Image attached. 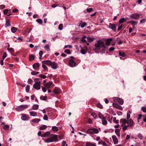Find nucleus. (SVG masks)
I'll return each mask as SVG.
<instances>
[{
    "label": "nucleus",
    "instance_id": "a19ab883",
    "mask_svg": "<svg viewBox=\"0 0 146 146\" xmlns=\"http://www.w3.org/2000/svg\"><path fill=\"white\" fill-rule=\"evenodd\" d=\"M96 105L98 108L100 109H102L103 108L102 106L99 103H98Z\"/></svg>",
    "mask_w": 146,
    "mask_h": 146
},
{
    "label": "nucleus",
    "instance_id": "680f3d73",
    "mask_svg": "<svg viewBox=\"0 0 146 146\" xmlns=\"http://www.w3.org/2000/svg\"><path fill=\"white\" fill-rule=\"evenodd\" d=\"M138 137L140 139H141L143 138V136L141 134L139 133L137 135Z\"/></svg>",
    "mask_w": 146,
    "mask_h": 146
},
{
    "label": "nucleus",
    "instance_id": "13d9d810",
    "mask_svg": "<svg viewBox=\"0 0 146 146\" xmlns=\"http://www.w3.org/2000/svg\"><path fill=\"white\" fill-rule=\"evenodd\" d=\"M130 23H131V24L134 25H136L137 23V22H136L134 21H130Z\"/></svg>",
    "mask_w": 146,
    "mask_h": 146
},
{
    "label": "nucleus",
    "instance_id": "4468645a",
    "mask_svg": "<svg viewBox=\"0 0 146 146\" xmlns=\"http://www.w3.org/2000/svg\"><path fill=\"white\" fill-rule=\"evenodd\" d=\"M112 138L113 140L114 144H117L118 142V141L117 138L115 135H113L112 136Z\"/></svg>",
    "mask_w": 146,
    "mask_h": 146
},
{
    "label": "nucleus",
    "instance_id": "c03bdc74",
    "mask_svg": "<svg viewBox=\"0 0 146 146\" xmlns=\"http://www.w3.org/2000/svg\"><path fill=\"white\" fill-rule=\"evenodd\" d=\"M36 21L38 23L40 24H41L42 23V21L40 19H38L36 20Z\"/></svg>",
    "mask_w": 146,
    "mask_h": 146
},
{
    "label": "nucleus",
    "instance_id": "bb28decb",
    "mask_svg": "<svg viewBox=\"0 0 146 146\" xmlns=\"http://www.w3.org/2000/svg\"><path fill=\"white\" fill-rule=\"evenodd\" d=\"M115 133L118 137L120 136V130L118 129H116L115 130Z\"/></svg>",
    "mask_w": 146,
    "mask_h": 146
},
{
    "label": "nucleus",
    "instance_id": "dca6fc26",
    "mask_svg": "<svg viewBox=\"0 0 146 146\" xmlns=\"http://www.w3.org/2000/svg\"><path fill=\"white\" fill-rule=\"evenodd\" d=\"M60 90L59 88L55 87L53 92L55 94H58L60 93Z\"/></svg>",
    "mask_w": 146,
    "mask_h": 146
},
{
    "label": "nucleus",
    "instance_id": "ea45409f",
    "mask_svg": "<svg viewBox=\"0 0 146 146\" xmlns=\"http://www.w3.org/2000/svg\"><path fill=\"white\" fill-rule=\"evenodd\" d=\"M113 122L115 123L118 124V123H119V121L118 120H116V117H114L113 118Z\"/></svg>",
    "mask_w": 146,
    "mask_h": 146
},
{
    "label": "nucleus",
    "instance_id": "6ab92c4d",
    "mask_svg": "<svg viewBox=\"0 0 146 146\" xmlns=\"http://www.w3.org/2000/svg\"><path fill=\"white\" fill-rule=\"evenodd\" d=\"M112 39L111 38H109L106 40V42L105 43L106 46V45L109 46L110 45V42L112 41Z\"/></svg>",
    "mask_w": 146,
    "mask_h": 146
},
{
    "label": "nucleus",
    "instance_id": "7ed1b4c3",
    "mask_svg": "<svg viewBox=\"0 0 146 146\" xmlns=\"http://www.w3.org/2000/svg\"><path fill=\"white\" fill-rule=\"evenodd\" d=\"M99 132V131L98 129L94 128H90L86 131L87 133L89 134H97Z\"/></svg>",
    "mask_w": 146,
    "mask_h": 146
},
{
    "label": "nucleus",
    "instance_id": "c756f323",
    "mask_svg": "<svg viewBox=\"0 0 146 146\" xmlns=\"http://www.w3.org/2000/svg\"><path fill=\"white\" fill-rule=\"evenodd\" d=\"M52 129L54 131H57L58 130V127L56 126H52Z\"/></svg>",
    "mask_w": 146,
    "mask_h": 146
},
{
    "label": "nucleus",
    "instance_id": "0eeeda50",
    "mask_svg": "<svg viewBox=\"0 0 146 146\" xmlns=\"http://www.w3.org/2000/svg\"><path fill=\"white\" fill-rule=\"evenodd\" d=\"M130 17L131 18L134 19H138L139 18V14L137 13L131 14L130 15Z\"/></svg>",
    "mask_w": 146,
    "mask_h": 146
},
{
    "label": "nucleus",
    "instance_id": "412c9836",
    "mask_svg": "<svg viewBox=\"0 0 146 146\" xmlns=\"http://www.w3.org/2000/svg\"><path fill=\"white\" fill-rule=\"evenodd\" d=\"M30 115L31 116L35 117L37 116V114L36 112L34 111H31L29 112Z\"/></svg>",
    "mask_w": 146,
    "mask_h": 146
},
{
    "label": "nucleus",
    "instance_id": "4d7b16f0",
    "mask_svg": "<svg viewBox=\"0 0 146 146\" xmlns=\"http://www.w3.org/2000/svg\"><path fill=\"white\" fill-rule=\"evenodd\" d=\"M39 76L41 77V78H43V79H45L46 78V76L45 75H43L42 74H40L39 75Z\"/></svg>",
    "mask_w": 146,
    "mask_h": 146
},
{
    "label": "nucleus",
    "instance_id": "bf43d9fd",
    "mask_svg": "<svg viewBox=\"0 0 146 146\" xmlns=\"http://www.w3.org/2000/svg\"><path fill=\"white\" fill-rule=\"evenodd\" d=\"M46 88V87H42V90L43 92H45L46 91L47 89Z\"/></svg>",
    "mask_w": 146,
    "mask_h": 146
},
{
    "label": "nucleus",
    "instance_id": "0e129e2a",
    "mask_svg": "<svg viewBox=\"0 0 146 146\" xmlns=\"http://www.w3.org/2000/svg\"><path fill=\"white\" fill-rule=\"evenodd\" d=\"M5 7V5H0V9H2Z\"/></svg>",
    "mask_w": 146,
    "mask_h": 146
},
{
    "label": "nucleus",
    "instance_id": "f257e3e1",
    "mask_svg": "<svg viewBox=\"0 0 146 146\" xmlns=\"http://www.w3.org/2000/svg\"><path fill=\"white\" fill-rule=\"evenodd\" d=\"M56 135L51 134L50 135V137L44 140L45 142L50 143L54 141H58Z\"/></svg>",
    "mask_w": 146,
    "mask_h": 146
},
{
    "label": "nucleus",
    "instance_id": "338daca9",
    "mask_svg": "<svg viewBox=\"0 0 146 146\" xmlns=\"http://www.w3.org/2000/svg\"><path fill=\"white\" fill-rule=\"evenodd\" d=\"M8 10L7 9H4L3 11V13L4 14H6L8 12Z\"/></svg>",
    "mask_w": 146,
    "mask_h": 146
},
{
    "label": "nucleus",
    "instance_id": "f8f14e48",
    "mask_svg": "<svg viewBox=\"0 0 146 146\" xmlns=\"http://www.w3.org/2000/svg\"><path fill=\"white\" fill-rule=\"evenodd\" d=\"M58 64L54 62H52V64H51V68L53 69H56L58 68L57 66Z\"/></svg>",
    "mask_w": 146,
    "mask_h": 146
},
{
    "label": "nucleus",
    "instance_id": "20e7f679",
    "mask_svg": "<svg viewBox=\"0 0 146 146\" xmlns=\"http://www.w3.org/2000/svg\"><path fill=\"white\" fill-rule=\"evenodd\" d=\"M28 107V105H22L17 106L15 108V109L17 111H19L24 110L25 109L27 108Z\"/></svg>",
    "mask_w": 146,
    "mask_h": 146
},
{
    "label": "nucleus",
    "instance_id": "8fccbe9b",
    "mask_svg": "<svg viewBox=\"0 0 146 146\" xmlns=\"http://www.w3.org/2000/svg\"><path fill=\"white\" fill-rule=\"evenodd\" d=\"M3 128L7 130L9 128V126L8 125H5Z\"/></svg>",
    "mask_w": 146,
    "mask_h": 146
},
{
    "label": "nucleus",
    "instance_id": "2f4dec72",
    "mask_svg": "<svg viewBox=\"0 0 146 146\" xmlns=\"http://www.w3.org/2000/svg\"><path fill=\"white\" fill-rule=\"evenodd\" d=\"M35 56L32 54L30 55L29 56V59L30 61H31L35 59Z\"/></svg>",
    "mask_w": 146,
    "mask_h": 146
},
{
    "label": "nucleus",
    "instance_id": "7c9ffc66",
    "mask_svg": "<svg viewBox=\"0 0 146 146\" xmlns=\"http://www.w3.org/2000/svg\"><path fill=\"white\" fill-rule=\"evenodd\" d=\"M86 48L81 49L80 50L81 53L82 54H85L86 53Z\"/></svg>",
    "mask_w": 146,
    "mask_h": 146
},
{
    "label": "nucleus",
    "instance_id": "b1692460",
    "mask_svg": "<svg viewBox=\"0 0 146 146\" xmlns=\"http://www.w3.org/2000/svg\"><path fill=\"white\" fill-rule=\"evenodd\" d=\"M107 121L104 117L102 119V123L104 125H106L107 124Z\"/></svg>",
    "mask_w": 146,
    "mask_h": 146
},
{
    "label": "nucleus",
    "instance_id": "2eb2a0df",
    "mask_svg": "<svg viewBox=\"0 0 146 146\" xmlns=\"http://www.w3.org/2000/svg\"><path fill=\"white\" fill-rule=\"evenodd\" d=\"M108 27L114 31H115L116 27L115 24L110 23Z\"/></svg>",
    "mask_w": 146,
    "mask_h": 146
},
{
    "label": "nucleus",
    "instance_id": "c85d7f7f",
    "mask_svg": "<svg viewBox=\"0 0 146 146\" xmlns=\"http://www.w3.org/2000/svg\"><path fill=\"white\" fill-rule=\"evenodd\" d=\"M127 120L125 119H121L120 120V122L124 124L127 123Z\"/></svg>",
    "mask_w": 146,
    "mask_h": 146
},
{
    "label": "nucleus",
    "instance_id": "f03ea898",
    "mask_svg": "<svg viewBox=\"0 0 146 146\" xmlns=\"http://www.w3.org/2000/svg\"><path fill=\"white\" fill-rule=\"evenodd\" d=\"M95 46L97 48L100 49L102 48H105L106 47L105 43L101 41H98L95 44Z\"/></svg>",
    "mask_w": 146,
    "mask_h": 146
},
{
    "label": "nucleus",
    "instance_id": "603ef678",
    "mask_svg": "<svg viewBox=\"0 0 146 146\" xmlns=\"http://www.w3.org/2000/svg\"><path fill=\"white\" fill-rule=\"evenodd\" d=\"M42 67L45 70H47V68L46 66L45 65V64H42Z\"/></svg>",
    "mask_w": 146,
    "mask_h": 146
},
{
    "label": "nucleus",
    "instance_id": "39448f33",
    "mask_svg": "<svg viewBox=\"0 0 146 146\" xmlns=\"http://www.w3.org/2000/svg\"><path fill=\"white\" fill-rule=\"evenodd\" d=\"M113 100L115 102H118L121 105H123V104L124 102L123 100L119 98L114 97L113 98Z\"/></svg>",
    "mask_w": 146,
    "mask_h": 146
},
{
    "label": "nucleus",
    "instance_id": "9b49d317",
    "mask_svg": "<svg viewBox=\"0 0 146 146\" xmlns=\"http://www.w3.org/2000/svg\"><path fill=\"white\" fill-rule=\"evenodd\" d=\"M39 64L38 63H36L33 65V68L34 70H38L39 69Z\"/></svg>",
    "mask_w": 146,
    "mask_h": 146
},
{
    "label": "nucleus",
    "instance_id": "58836bf2",
    "mask_svg": "<svg viewBox=\"0 0 146 146\" xmlns=\"http://www.w3.org/2000/svg\"><path fill=\"white\" fill-rule=\"evenodd\" d=\"M119 55L122 57H125V54L123 52H119Z\"/></svg>",
    "mask_w": 146,
    "mask_h": 146
},
{
    "label": "nucleus",
    "instance_id": "a878e982",
    "mask_svg": "<svg viewBox=\"0 0 146 146\" xmlns=\"http://www.w3.org/2000/svg\"><path fill=\"white\" fill-rule=\"evenodd\" d=\"M40 121V119L38 118H35L33 119L32 121L33 122L37 123Z\"/></svg>",
    "mask_w": 146,
    "mask_h": 146
},
{
    "label": "nucleus",
    "instance_id": "4be33fe9",
    "mask_svg": "<svg viewBox=\"0 0 146 146\" xmlns=\"http://www.w3.org/2000/svg\"><path fill=\"white\" fill-rule=\"evenodd\" d=\"M128 19V18H122L120 19V20L119 21V23H122L125 22L126 21H127V19Z\"/></svg>",
    "mask_w": 146,
    "mask_h": 146
},
{
    "label": "nucleus",
    "instance_id": "09e8293b",
    "mask_svg": "<svg viewBox=\"0 0 146 146\" xmlns=\"http://www.w3.org/2000/svg\"><path fill=\"white\" fill-rule=\"evenodd\" d=\"M7 50L10 52L11 53L13 52L14 51V50L13 48H8Z\"/></svg>",
    "mask_w": 146,
    "mask_h": 146
},
{
    "label": "nucleus",
    "instance_id": "4c0bfd02",
    "mask_svg": "<svg viewBox=\"0 0 146 146\" xmlns=\"http://www.w3.org/2000/svg\"><path fill=\"white\" fill-rule=\"evenodd\" d=\"M98 115L99 116V117L101 119H102L103 118H104L103 115L100 112H99L98 113Z\"/></svg>",
    "mask_w": 146,
    "mask_h": 146
},
{
    "label": "nucleus",
    "instance_id": "1a4fd4ad",
    "mask_svg": "<svg viewBox=\"0 0 146 146\" xmlns=\"http://www.w3.org/2000/svg\"><path fill=\"white\" fill-rule=\"evenodd\" d=\"M127 123L128 127H130L133 126V121L131 119H129L127 121Z\"/></svg>",
    "mask_w": 146,
    "mask_h": 146
},
{
    "label": "nucleus",
    "instance_id": "ddd939ff",
    "mask_svg": "<svg viewBox=\"0 0 146 146\" xmlns=\"http://www.w3.org/2000/svg\"><path fill=\"white\" fill-rule=\"evenodd\" d=\"M52 82L49 81L47 83L45 84L44 86L48 89L50 88L52 84Z\"/></svg>",
    "mask_w": 146,
    "mask_h": 146
},
{
    "label": "nucleus",
    "instance_id": "393cba45",
    "mask_svg": "<svg viewBox=\"0 0 146 146\" xmlns=\"http://www.w3.org/2000/svg\"><path fill=\"white\" fill-rule=\"evenodd\" d=\"M39 106L37 104H34L32 106V109L33 110H36L38 109Z\"/></svg>",
    "mask_w": 146,
    "mask_h": 146
},
{
    "label": "nucleus",
    "instance_id": "5701e85b",
    "mask_svg": "<svg viewBox=\"0 0 146 146\" xmlns=\"http://www.w3.org/2000/svg\"><path fill=\"white\" fill-rule=\"evenodd\" d=\"M85 146H96V145L94 144L87 142L86 143Z\"/></svg>",
    "mask_w": 146,
    "mask_h": 146
},
{
    "label": "nucleus",
    "instance_id": "e2e57ef3",
    "mask_svg": "<svg viewBox=\"0 0 146 146\" xmlns=\"http://www.w3.org/2000/svg\"><path fill=\"white\" fill-rule=\"evenodd\" d=\"M128 127V126L127 125H125L122 128V129L123 130L125 131V130H126V129H127V127Z\"/></svg>",
    "mask_w": 146,
    "mask_h": 146
},
{
    "label": "nucleus",
    "instance_id": "9d476101",
    "mask_svg": "<svg viewBox=\"0 0 146 146\" xmlns=\"http://www.w3.org/2000/svg\"><path fill=\"white\" fill-rule=\"evenodd\" d=\"M114 108L118 109L120 110H122V107L119 105L118 104L116 103H113L112 104Z\"/></svg>",
    "mask_w": 146,
    "mask_h": 146
},
{
    "label": "nucleus",
    "instance_id": "3c124183",
    "mask_svg": "<svg viewBox=\"0 0 146 146\" xmlns=\"http://www.w3.org/2000/svg\"><path fill=\"white\" fill-rule=\"evenodd\" d=\"M43 119L45 120H48V117L46 114H45L44 115Z\"/></svg>",
    "mask_w": 146,
    "mask_h": 146
},
{
    "label": "nucleus",
    "instance_id": "f3484780",
    "mask_svg": "<svg viewBox=\"0 0 146 146\" xmlns=\"http://www.w3.org/2000/svg\"><path fill=\"white\" fill-rule=\"evenodd\" d=\"M50 131H46L42 135V137H46L49 136L50 135Z\"/></svg>",
    "mask_w": 146,
    "mask_h": 146
},
{
    "label": "nucleus",
    "instance_id": "f704fd0d",
    "mask_svg": "<svg viewBox=\"0 0 146 146\" xmlns=\"http://www.w3.org/2000/svg\"><path fill=\"white\" fill-rule=\"evenodd\" d=\"M49 48H50V46L48 45H46L44 47V48L46 50H47V51L50 50V49Z\"/></svg>",
    "mask_w": 146,
    "mask_h": 146
},
{
    "label": "nucleus",
    "instance_id": "79ce46f5",
    "mask_svg": "<svg viewBox=\"0 0 146 146\" xmlns=\"http://www.w3.org/2000/svg\"><path fill=\"white\" fill-rule=\"evenodd\" d=\"M39 73V72L35 71H33L31 72V74L32 75H35Z\"/></svg>",
    "mask_w": 146,
    "mask_h": 146
},
{
    "label": "nucleus",
    "instance_id": "e433bc0d",
    "mask_svg": "<svg viewBox=\"0 0 146 146\" xmlns=\"http://www.w3.org/2000/svg\"><path fill=\"white\" fill-rule=\"evenodd\" d=\"M40 98L41 100H45L47 98V97L46 96H41L40 97Z\"/></svg>",
    "mask_w": 146,
    "mask_h": 146
},
{
    "label": "nucleus",
    "instance_id": "774afa93",
    "mask_svg": "<svg viewBox=\"0 0 146 146\" xmlns=\"http://www.w3.org/2000/svg\"><path fill=\"white\" fill-rule=\"evenodd\" d=\"M66 141H63L62 142V146H65V145L66 146Z\"/></svg>",
    "mask_w": 146,
    "mask_h": 146
},
{
    "label": "nucleus",
    "instance_id": "aec40b11",
    "mask_svg": "<svg viewBox=\"0 0 146 146\" xmlns=\"http://www.w3.org/2000/svg\"><path fill=\"white\" fill-rule=\"evenodd\" d=\"M86 25V22H84L82 23V21H81L80 22L79 26H80L82 28H83Z\"/></svg>",
    "mask_w": 146,
    "mask_h": 146
},
{
    "label": "nucleus",
    "instance_id": "72a5a7b5",
    "mask_svg": "<svg viewBox=\"0 0 146 146\" xmlns=\"http://www.w3.org/2000/svg\"><path fill=\"white\" fill-rule=\"evenodd\" d=\"M47 128V126L45 125H44L39 127V129L42 130L46 129Z\"/></svg>",
    "mask_w": 146,
    "mask_h": 146
},
{
    "label": "nucleus",
    "instance_id": "c9c22d12",
    "mask_svg": "<svg viewBox=\"0 0 146 146\" xmlns=\"http://www.w3.org/2000/svg\"><path fill=\"white\" fill-rule=\"evenodd\" d=\"M17 29L15 27H13L11 29V31L13 33H15L17 31Z\"/></svg>",
    "mask_w": 146,
    "mask_h": 146
},
{
    "label": "nucleus",
    "instance_id": "de8ad7c7",
    "mask_svg": "<svg viewBox=\"0 0 146 146\" xmlns=\"http://www.w3.org/2000/svg\"><path fill=\"white\" fill-rule=\"evenodd\" d=\"M63 27V24H60L59 25L58 29L60 30H62Z\"/></svg>",
    "mask_w": 146,
    "mask_h": 146
},
{
    "label": "nucleus",
    "instance_id": "052dcab7",
    "mask_svg": "<svg viewBox=\"0 0 146 146\" xmlns=\"http://www.w3.org/2000/svg\"><path fill=\"white\" fill-rule=\"evenodd\" d=\"M91 115L92 116H93V117H94V119H96V117H97V115H96L95 114V113H91Z\"/></svg>",
    "mask_w": 146,
    "mask_h": 146
},
{
    "label": "nucleus",
    "instance_id": "37998d69",
    "mask_svg": "<svg viewBox=\"0 0 146 146\" xmlns=\"http://www.w3.org/2000/svg\"><path fill=\"white\" fill-rule=\"evenodd\" d=\"M7 56V54L6 52H4L2 56V59L3 60H4V59Z\"/></svg>",
    "mask_w": 146,
    "mask_h": 146
},
{
    "label": "nucleus",
    "instance_id": "473e14b6",
    "mask_svg": "<svg viewBox=\"0 0 146 146\" xmlns=\"http://www.w3.org/2000/svg\"><path fill=\"white\" fill-rule=\"evenodd\" d=\"M21 119L23 120H25L27 119V117L25 115L23 114L22 115L21 117Z\"/></svg>",
    "mask_w": 146,
    "mask_h": 146
},
{
    "label": "nucleus",
    "instance_id": "423d86ee",
    "mask_svg": "<svg viewBox=\"0 0 146 146\" xmlns=\"http://www.w3.org/2000/svg\"><path fill=\"white\" fill-rule=\"evenodd\" d=\"M40 82L39 81L37 82H36L33 85V87L35 89L39 90L40 88Z\"/></svg>",
    "mask_w": 146,
    "mask_h": 146
},
{
    "label": "nucleus",
    "instance_id": "cd10ccee",
    "mask_svg": "<svg viewBox=\"0 0 146 146\" xmlns=\"http://www.w3.org/2000/svg\"><path fill=\"white\" fill-rule=\"evenodd\" d=\"M6 23L5 24V27H7L10 26L11 24L9 20L6 21Z\"/></svg>",
    "mask_w": 146,
    "mask_h": 146
},
{
    "label": "nucleus",
    "instance_id": "5fc2aeb1",
    "mask_svg": "<svg viewBox=\"0 0 146 146\" xmlns=\"http://www.w3.org/2000/svg\"><path fill=\"white\" fill-rule=\"evenodd\" d=\"M87 40L89 41L90 42H91L93 41V40L92 39V38H90L89 37H87Z\"/></svg>",
    "mask_w": 146,
    "mask_h": 146
},
{
    "label": "nucleus",
    "instance_id": "a18cd8bd",
    "mask_svg": "<svg viewBox=\"0 0 146 146\" xmlns=\"http://www.w3.org/2000/svg\"><path fill=\"white\" fill-rule=\"evenodd\" d=\"M30 86L29 85H27L26 87V91L27 92H28L29 90Z\"/></svg>",
    "mask_w": 146,
    "mask_h": 146
},
{
    "label": "nucleus",
    "instance_id": "864d4df0",
    "mask_svg": "<svg viewBox=\"0 0 146 146\" xmlns=\"http://www.w3.org/2000/svg\"><path fill=\"white\" fill-rule=\"evenodd\" d=\"M141 110L144 112H146V108L145 107H143L141 108Z\"/></svg>",
    "mask_w": 146,
    "mask_h": 146
},
{
    "label": "nucleus",
    "instance_id": "49530a36",
    "mask_svg": "<svg viewBox=\"0 0 146 146\" xmlns=\"http://www.w3.org/2000/svg\"><path fill=\"white\" fill-rule=\"evenodd\" d=\"M64 52L65 53L68 54H70L71 53L70 51V50H69L68 49H67L65 50L64 51Z\"/></svg>",
    "mask_w": 146,
    "mask_h": 146
},
{
    "label": "nucleus",
    "instance_id": "6e6552de",
    "mask_svg": "<svg viewBox=\"0 0 146 146\" xmlns=\"http://www.w3.org/2000/svg\"><path fill=\"white\" fill-rule=\"evenodd\" d=\"M69 64L70 66L72 67L75 66L76 64L75 61L72 59L70 60L69 62Z\"/></svg>",
    "mask_w": 146,
    "mask_h": 146
},
{
    "label": "nucleus",
    "instance_id": "6e6d98bb",
    "mask_svg": "<svg viewBox=\"0 0 146 146\" xmlns=\"http://www.w3.org/2000/svg\"><path fill=\"white\" fill-rule=\"evenodd\" d=\"M86 10H87V11L88 12H90L93 11V8H87Z\"/></svg>",
    "mask_w": 146,
    "mask_h": 146
},
{
    "label": "nucleus",
    "instance_id": "a211bd4d",
    "mask_svg": "<svg viewBox=\"0 0 146 146\" xmlns=\"http://www.w3.org/2000/svg\"><path fill=\"white\" fill-rule=\"evenodd\" d=\"M52 62L49 60H43L42 61V63L48 65H50L52 64Z\"/></svg>",
    "mask_w": 146,
    "mask_h": 146
},
{
    "label": "nucleus",
    "instance_id": "69168bd1",
    "mask_svg": "<svg viewBox=\"0 0 146 146\" xmlns=\"http://www.w3.org/2000/svg\"><path fill=\"white\" fill-rule=\"evenodd\" d=\"M86 37V36H84L83 37L82 41V42H86V40L84 39Z\"/></svg>",
    "mask_w": 146,
    "mask_h": 146
}]
</instances>
